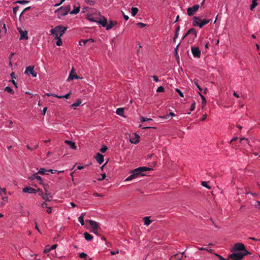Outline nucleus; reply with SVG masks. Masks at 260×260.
<instances>
[{
    "instance_id": "1",
    "label": "nucleus",
    "mask_w": 260,
    "mask_h": 260,
    "mask_svg": "<svg viewBox=\"0 0 260 260\" xmlns=\"http://www.w3.org/2000/svg\"><path fill=\"white\" fill-rule=\"evenodd\" d=\"M67 27H63L62 25H57L50 30L51 34L55 35V39H57L56 45L58 46L62 45V42L60 37L63 35L66 30Z\"/></svg>"
},
{
    "instance_id": "2",
    "label": "nucleus",
    "mask_w": 260,
    "mask_h": 260,
    "mask_svg": "<svg viewBox=\"0 0 260 260\" xmlns=\"http://www.w3.org/2000/svg\"><path fill=\"white\" fill-rule=\"evenodd\" d=\"M151 170H152V169L146 167H139L131 172L132 174L125 179V181H131L140 176H144V172Z\"/></svg>"
},
{
    "instance_id": "3",
    "label": "nucleus",
    "mask_w": 260,
    "mask_h": 260,
    "mask_svg": "<svg viewBox=\"0 0 260 260\" xmlns=\"http://www.w3.org/2000/svg\"><path fill=\"white\" fill-rule=\"evenodd\" d=\"M99 15V17H96L91 15L88 17V19L90 21L95 22L101 24L103 27L106 26L107 22V19L104 16L100 15V13Z\"/></svg>"
},
{
    "instance_id": "4",
    "label": "nucleus",
    "mask_w": 260,
    "mask_h": 260,
    "mask_svg": "<svg viewBox=\"0 0 260 260\" xmlns=\"http://www.w3.org/2000/svg\"><path fill=\"white\" fill-rule=\"evenodd\" d=\"M210 19H205L203 20L199 17L194 16L193 18L192 24L194 26H199L202 28L205 25L208 24Z\"/></svg>"
},
{
    "instance_id": "5",
    "label": "nucleus",
    "mask_w": 260,
    "mask_h": 260,
    "mask_svg": "<svg viewBox=\"0 0 260 260\" xmlns=\"http://www.w3.org/2000/svg\"><path fill=\"white\" fill-rule=\"evenodd\" d=\"M232 252H244V253L248 254L250 252H248L245 248L244 245L241 243H237L231 249Z\"/></svg>"
},
{
    "instance_id": "6",
    "label": "nucleus",
    "mask_w": 260,
    "mask_h": 260,
    "mask_svg": "<svg viewBox=\"0 0 260 260\" xmlns=\"http://www.w3.org/2000/svg\"><path fill=\"white\" fill-rule=\"evenodd\" d=\"M70 9L69 6L61 7L55 11V13H57L58 17L60 18L61 16L67 15L70 11Z\"/></svg>"
},
{
    "instance_id": "7",
    "label": "nucleus",
    "mask_w": 260,
    "mask_h": 260,
    "mask_svg": "<svg viewBox=\"0 0 260 260\" xmlns=\"http://www.w3.org/2000/svg\"><path fill=\"white\" fill-rule=\"evenodd\" d=\"M232 252V254L229 255V258L231 259L232 260H241L243 259L245 255H247V254L244 253V252Z\"/></svg>"
},
{
    "instance_id": "8",
    "label": "nucleus",
    "mask_w": 260,
    "mask_h": 260,
    "mask_svg": "<svg viewBox=\"0 0 260 260\" xmlns=\"http://www.w3.org/2000/svg\"><path fill=\"white\" fill-rule=\"evenodd\" d=\"M199 5H195L191 7H189L187 9V13L188 16H193L198 11Z\"/></svg>"
},
{
    "instance_id": "9",
    "label": "nucleus",
    "mask_w": 260,
    "mask_h": 260,
    "mask_svg": "<svg viewBox=\"0 0 260 260\" xmlns=\"http://www.w3.org/2000/svg\"><path fill=\"white\" fill-rule=\"evenodd\" d=\"M87 221L89 223L90 225L92 228V230L99 231L100 228L98 222L91 220H88Z\"/></svg>"
},
{
    "instance_id": "10",
    "label": "nucleus",
    "mask_w": 260,
    "mask_h": 260,
    "mask_svg": "<svg viewBox=\"0 0 260 260\" xmlns=\"http://www.w3.org/2000/svg\"><path fill=\"white\" fill-rule=\"evenodd\" d=\"M34 66H28L26 68L25 74H31L34 77H37V73L34 70Z\"/></svg>"
},
{
    "instance_id": "11",
    "label": "nucleus",
    "mask_w": 260,
    "mask_h": 260,
    "mask_svg": "<svg viewBox=\"0 0 260 260\" xmlns=\"http://www.w3.org/2000/svg\"><path fill=\"white\" fill-rule=\"evenodd\" d=\"M48 186V185H44L45 192L44 195H42V198L46 201H49L50 200L49 199V198H52V196L51 194V193L48 192V191L47 189V186Z\"/></svg>"
},
{
    "instance_id": "12",
    "label": "nucleus",
    "mask_w": 260,
    "mask_h": 260,
    "mask_svg": "<svg viewBox=\"0 0 260 260\" xmlns=\"http://www.w3.org/2000/svg\"><path fill=\"white\" fill-rule=\"evenodd\" d=\"M191 49L193 56L194 57H200L201 51L198 47H192Z\"/></svg>"
},
{
    "instance_id": "13",
    "label": "nucleus",
    "mask_w": 260,
    "mask_h": 260,
    "mask_svg": "<svg viewBox=\"0 0 260 260\" xmlns=\"http://www.w3.org/2000/svg\"><path fill=\"white\" fill-rule=\"evenodd\" d=\"M22 191L24 192L28 193H35L37 191L35 189L30 186L26 187L23 188Z\"/></svg>"
},
{
    "instance_id": "14",
    "label": "nucleus",
    "mask_w": 260,
    "mask_h": 260,
    "mask_svg": "<svg viewBox=\"0 0 260 260\" xmlns=\"http://www.w3.org/2000/svg\"><path fill=\"white\" fill-rule=\"evenodd\" d=\"M79 77L77 76V74L74 72V69H73L70 73L69 76L68 80L71 81L74 79H78Z\"/></svg>"
},
{
    "instance_id": "15",
    "label": "nucleus",
    "mask_w": 260,
    "mask_h": 260,
    "mask_svg": "<svg viewBox=\"0 0 260 260\" xmlns=\"http://www.w3.org/2000/svg\"><path fill=\"white\" fill-rule=\"evenodd\" d=\"M19 31L21 35L20 38L19 39L20 40L23 39L27 40L28 39L27 31H23L21 29H19Z\"/></svg>"
},
{
    "instance_id": "16",
    "label": "nucleus",
    "mask_w": 260,
    "mask_h": 260,
    "mask_svg": "<svg viewBox=\"0 0 260 260\" xmlns=\"http://www.w3.org/2000/svg\"><path fill=\"white\" fill-rule=\"evenodd\" d=\"M95 158L99 164H102L104 161V156L100 153L96 154Z\"/></svg>"
},
{
    "instance_id": "17",
    "label": "nucleus",
    "mask_w": 260,
    "mask_h": 260,
    "mask_svg": "<svg viewBox=\"0 0 260 260\" xmlns=\"http://www.w3.org/2000/svg\"><path fill=\"white\" fill-rule=\"evenodd\" d=\"M190 34L193 35L194 36L195 38L197 37V34L196 30L194 28H191L189 29L188 30V31L187 32V33L186 34V35H185V37H186V36H187L188 35H190Z\"/></svg>"
},
{
    "instance_id": "18",
    "label": "nucleus",
    "mask_w": 260,
    "mask_h": 260,
    "mask_svg": "<svg viewBox=\"0 0 260 260\" xmlns=\"http://www.w3.org/2000/svg\"><path fill=\"white\" fill-rule=\"evenodd\" d=\"M65 143L69 145L71 148L73 149H76L77 147L75 145V143L72 141H69V140H66L65 141Z\"/></svg>"
},
{
    "instance_id": "19",
    "label": "nucleus",
    "mask_w": 260,
    "mask_h": 260,
    "mask_svg": "<svg viewBox=\"0 0 260 260\" xmlns=\"http://www.w3.org/2000/svg\"><path fill=\"white\" fill-rule=\"evenodd\" d=\"M116 24V22L111 21L110 23L108 24H107L106 26H105L106 27V29L109 30L111 29Z\"/></svg>"
},
{
    "instance_id": "20",
    "label": "nucleus",
    "mask_w": 260,
    "mask_h": 260,
    "mask_svg": "<svg viewBox=\"0 0 260 260\" xmlns=\"http://www.w3.org/2000/svg\"><path fill=\"white\" fill-rule=\"evenodd\" d=\"M53 96L56 97V98H59V99L65 98L66 99H69L70 97L71 92L68 93V94H67L64 95L58 96V95H56L55 94H53Z\"/></svg>"
},
{
    "instance_id": "21",
    "label": "nucleus",
    "mask_w": 260,
    "mask_h": 260,
    "mask_svg": "<svg viewBox=\"0 0 260 260\" xmlns=\"http://www.w3.org/2000/svg\"><path fill=\"white\" fill-rule=\"evenodd\" d=\"M84 238L87 241H91L93 239V237L87 232L84 233Z\"/></svg>"
},
{
    "instance_id": "22",
    "label": "nucleus",
    "mask_w": 260,
    "mask_h": 260,
    "mask_svg": "<svg viewBox=\"0 0 260 260\" xmlns=\"http://www.w3.org/2000/svg\"><path fill=\"white\" fill-rule=\"evenodd\" d=\"M116 113L120 116H123L124 113V109L122 108H119L117 109Z\"/></svg>"
},
{
    "instance_id": "23",
    "label": "nucleus",
    "mask_w": 260,
    "mask_h": 260,
    "mask_svg": "<svg viewBox=\"0 0 260 260\" xmlns=\"http://www.w3.org/2000/svg\"><path fill=\"white\" fill-rule=\"evenodd\" d=\"M81 104V101L80 99H78L77 100V101L73 103L72 105H71V107H73V108H75L76 107H78V106H79Z\"/></svg>"
},
{
    "instance_id": "24",
    "label": "nucleus",
    "mask_w": 260,
    "mask_h": 260,
    "mask_svg": "<svg viewBox=\"0 0 260 260\" xmlns=\"http://www.w3.org/2000/svg\"><path fill=\"white\" fill-rule=\"evenodd\" d=\"M199 95L201 96V99H202V107L203 108L206 104V99L202 95V93H201L200 92L199 93Z\"/></svg>"
},
{
    "instance_id": "25",
    "label": "nucleus",
    "mask_w": 260,
    "mask_h": 260,
    "mask_svg": "<svg viewBox=\"0 0 260 260\" xmlns=\"http://www.w3.org/2000/svg\"><path fill=\"white\" fill-rule=\"evenodd\" d=\"M257 0H252V4L250 6V9L252 11L254 8L257 5Z\"/></svg>"
},
{
    "instance_id": "26",
    "label": "nucleus",
    "mask_w": 260,
    "mask_h": 260,
    "mask_svg": "<svg viewBox=\"0 0 260 260\" xmlns=\"http://www.w3.org/2000/svg\"><path fill=\"white\" fill-rule=\"evenodd\" d=\"M139 10L136 7H133L132 8V12H131V13H132V15L133 16H135L137 13H138Z\"/></svg>"
},
{
    "instance_id": "27",
    "label": "nucleus",
    "mask_w": 260,
    "mask_h": 260,
    "mask_svg": "<svg viewBox=\"0 0 260 260\" xmlns=\"http://www.w3.org/2000/svg\"><path fill=\"white\" fill-rule=\"evenodd\" d=\"M80 11L79 7H74V9L70 12L71 14H77Z\"/></svg>"
},
{
    "instance_id": "28",
    "label": "nucleus",
    "mask_w": 260,
    "mask_h": 260,
    "mask_svg": "<svg viewBox=\"0 0 260 260\" xmlns=\"http://www.w3.org/2000/svg\"><path fill=\"white\" fill-rule=\"evenodd\" d=\"M89 41L93 42V40L92 39H87V40H81L79 42V45H82V43H83V44H85Z\"/></svg>"
},
{
    "instance_id": "29",
    "label": "nucleus",
    "mask_w": 260,
    "mask_h": 260,
    "mask_svg": "<svg viewBox=\"0 0 260 260\" xmlns=\"http://www.w3.org/2000/svg\"><path fill=\"white\" fill-rule=\"evenodd\" d=\"M144 221L145 225H148L151 222V221L149 219V217H145L144 218Z\"/></svg>"
},
{
    "instance_id": "30",
    "label": "nucleus",
    "mask_w": 260,
    "mask_h": 260,
    "mask_svg": "<svg viewBox=\"0 0 260 260\" xmlns=\"http://www.w3.org/2000/svg\"><path fill=\"white\" fill-rule=\"evenodd\" d=\"M140 120H141V121L142 122H144L145 121H152V119H150V118H146V117H144L141 116L140 117Z\"/></svg>"
},
{
    "instance_id": "31",
    "label": "nucleus",
    "mask_w": 260,
    "mask_h": 260,
    "mask_svg": "<svg viewBox=\"0 0 260 260\" xmlns=\"http://www.w3.org/2000/svg\"><path fill=\"white\" fill-rule=\"evenodd\" d=\"M46 172H48L47 170H46L44 168H41L39 172H38V174H41V175H45L46 174Z\"/></svg>"
},
{
    "instance_id": "32",
    "label": "nucleus",
    "mask_w": 260,
    "mask_h": 260,
    "mask_svg": "<svg viewBox=\"0 0 260 260\" xmlns=\"http://www.w3.org/2000/svg\"><path fill=\"white\" fill-rule=\"evenodd\" d=\"M5 91H7L8 92H9L11 94H13L14 93L13 90L11 88V87L9 86L6 87L5 89Z\"/></svg>"
},
{
    "instance_id": "33",
    "label": "nucleus",
    "mask_w": 260,
    "mask_h": 260,
    "mask_svg": "<svg viewBox=\"0 0 260 260\" xmlns=\"http://www.w3.org/2000/svg\"><path fill=\"white\" fill-rule=\"evenodd\" d=\"M240 142L245 145L248 143V140L245 138H241Z\"/></svg>"
},
{
    "instance_id": "34",
    "label": "nucleus",
    "mask_w": 260,
    "mask_h": 260,
    "mask_svg": "<svg viewBox=\"0 0 260 260\" xmlns=\"http://www.w3.org/2000/svg\"><path fill=\"white\" fill-rule=\"evenodd\" d=\"M237 140H238V138H237V137H234V138L231 140V141H230V144H231V145L232 146V147L233 148H235L236 147V146H235V145L233 144V142H234V141H236Z\"/></svg>"
},
{
    "instance_id": "35",
    "label": "nucleus",
    "mask_w": 260,
    "mask_h": 260,
    "mask_svg": "<svg viewBox=\"0 0 260 260\" xmlns=\"http://www.w3.org/2000/svg\"><path fill=\"white\" fill-rule=\"evenodd\" d=\"M108 149V148L105 145H102L101 148L100 149V151L102 153H105L107 150Z\"/></svg>"
},
{
    "instance_id": "36",
    "label": "nucleus",
    "mask_w": 260,
    "mask_h": 260,
    "mask_svg": "<svg viewBox=\"0 0 260 260\" xmlns=\"http://www.w3.org/2000/svg\"><path fill=\"white\" fill-rule=\"evenodd\" d=\"M174 115H175V114L173 112H170L169 113V114L165 116L164 118L166 119H169L171 117L174 116Z\"/></svg>"
},
{
    "instance_id": "37",
    "label": "nucleus",
    "mask_w": 260,
    "mask_h": 260,
    "mask_svg": "<svg viewBox=\"0 0 260 260\" xmlns=\"http://www.w3.org/2000/svg\"><path fill=\"white\" fill-rule=\"evenodd\" d=\"M86 3L90 5V6H93L95 4V2L93 0H85Z\"/></svg>"
},
{
    "instance_id": "38",
    "label": "nucleus",
    "mask_w": 260,
    "mask_h": 260,
    "mask_svg": "<svg viewBox=\"0 0 260 260\" xmlns=\"http://www.w3.org/2000/svg\"><path fill=\"white\" fill-rule=\"evenodd\" d=\"M194 83L197 87L200 90V91H202L203 89L198 84V81L196 80H194Z\"/></svg>"
},
{
    "instance_id": "39",
    "label": "nucleus",
    "mask_w": 260,
    "mask_h": 260,
    "mask_svg": "<svg viewBox=\"0 0 260 260\" xmlns=\"http://www.w3.org/2000/svg\"><path fill=\"white\" fill-rule=\"evenodd\" d=\"M207 183H208V182H206V181H202V185L203 186H204V187H206V188H208V189H210V188H211V187H210V186H209V185H207Z\"/></svg>"
},
{
    "instance_id": "40",
    "label": "nucleus",
    "mask_w": 260,
    "mask_h": 260,
    "mask_svg": "<svg viewBox=\"0 0 260 260\" xmlns=\"http://www.w3.org/2000/svg\"><path fill=\"white\" fill-rule=\"evenodd\" d=\"M28 3H29V1H24V0L18 1L15 2V3H18V4H27Z\"/></svg>"
},
{
    "instance_id": "41",
    "label": "nucleus",
    "mask_w": 260,
    "mask_h": 260,
    "mask_svg": "<svg viewBox=\"0 0 260 260\" xmlns=\"http://www.w3.org/2000/svg\"><path fill=\"white\" fill-rule=\"evenodd\" d=\"M47 171H48V172H51L52 174H54V173H55L57 172L58 173H59L60 172H63V171H58L57 170H52V169L47 170Z\"/></svg>"
},
{
    "instance_id": "42",
    "label": "nucleus",
    "mask_w": 260,
    "mask_h": 260,
    "mask_svg": "<svg viewBox=\"0 0 260 260\" xmlns=\"http://www.w3.org/2000/svg\"><path fill=\"white\" fill-rule=\"evenodd\" d=\"M79 256L80 258H86L87 255L86 253H84V252H82V253H80L79 254Z\"/></svg>"
},
{
    "instance_id": "43",
    "label": "nucleus",
    "mask_w": 260,
    "mask_h": 260,
    "mask_svg": "<svg viewBox=\"0 0 260 260\" xmlns=\"http://www.w3.org/2000/svg\"><path fill=\"white\" fill-rule=\"evenodd\" d=\"M156 91L157 92H164V88L162 86H160L158 87V88L157 89Z\"/></svg>"
},
{
    "instance_id": "44",
    "label": "nucleus",
    "mask_w": 260,
    "mask_h": 260,
    "mask_svg": "<svg viewBox=\"0 0 260 260\" xmlns=\"http://www.w3.org/2000/svg\"><path fill=\"white\" fill-rule=\"evenodd\" d=\"M175 90H176V91L177 92H178V94H179V95H180L181 97H182V98H183V97H184L183 93L181 92V91L180 89H178V88H176V89H175Z\"/></svg>"
},
{
    "instance_id": "45",
    "label": "nucleus",
    "mask_w": 260,
    "mask_h": 260,
    "mask_svg": "<svg viewBox=\"0 0 260 260\" xmlns=\"http://www.w3.org/2000/svg\"><path fill=\"white\" fill-rule=\"evenodd\" d=\"M195 107H196V102L194 101H193V102L191 104L190 108V111H193L195 109Z\"/></svg>"
},
{
    "instance_id": "46",
    "label": "nucleus",
    "mask_w": 260,
    "mask_h": 260,
    "mask_svg": "<svg viewBox=\"0 0 260 260\" xmlns=\"http://www.w3.org/2000/svg\"><path fill=\"white\" fill-rule=\"evenodd\" d=\"M78 221L80 222L82 225H84V221L83 218H82V217H79Z\"/></svg>"
},
{
    "instance_id": "47",
    "label": "nucleus",
    "mask_w": 260,
    "mask_h": 260,
    "mask_svg": "<svg viewBox=\"0 0 260 260\" xmlns=\"http://www.w3.org/2000/svg\"><path fill=\"white\" fill-rule=\"evenodd\" d=\"M137 25L141 28H142L145 27L146 24L142 22H139L137 23Z\"/></svg>"
},
{
    "instance_id": "48",
    "label": "nucleus",
    "mask_w": 260,
    "mask_h": 260,
    "mask_svg": "<svg viewBox=\"0 0 260 260\" xmlns=\"http://www.w3.org/2000/svg\"><path fill=\"white\" fill-rule=\"evenodd\" d=\"M37 174H38V173L36 174H34L32 175L31 176H30L28 178L30 180H34V179H36Z\"/></svg>"
},
{
    "instance_id": "49",
    "label": "nucleus",
    "mask_w": 260,
    "mask_h": 260,
    "mask_svg": "<svg viewBox=\"0 0 260 260\" xmlns=\"http://www.w3.org/2000/svg\"><path fill=\"white\" fill-rule=\"evenodd\" d=\"M106 177V174L105 173L104 174H102L101 175V177L98 178V180H99V181L103 180L104 179H105Z\"/></svg>"
},
{
    "instance_id": "50",
    "label": "nucleus",
    "mask_w": 260,
    "mask_h": 260,
    "mask_svg": "<svg viewBox=\"0 0 260 260\" xmlns=\"http://www.w3.org/2000/svg\"><path fill=\"white\" fill-rule=\"evenodd\" d=\"M36 179H37V180L40 182V183L42 184V181H43L42 179L40 176H38V174L36 177Z\"/></svg>"
},
{
    "instance_id": "51",
    "label": "nucleus",
    "mask_w": 260,
    "mask_h": 260,
    "mask_svg": "<svg viewBox=\"0 0 260 260\" xmlns=\"http://www.w3.org/2000/svg\"><path fill=\"white\" fill-rule=\"evenodd\" d=\"M6 194H5V193L3 192V196H2V199L4 201H7L8 197L6 196Z\"/></svg>"
},
{
    "instance_id": "52",
    "label": "nucleus",
    "mask_w": 260,
    "mask_h": 260,
    "mask_svg": "<svg viewBox=\"0 0 260 260\" xmlns=\"http://www.w3.org/2000/svg\"><path fill=\"white\" fill-rule=\"evenodd\" d=\"M19 6H16L14 8H13V13L16 15V13H17V12L18 11V9H19Z\"/></svg>"
},
{
    "instance_id": "53",
    "label": "nucleus",
    "mask_w": 260,
    "mask_h": 260,
    "mask_svg": "<svg viewBox=\"0 0 260 260\" xmlns=\"http://www.w3.org/2000/svg\"><path fill=\"white\" fill-rule=\"evenodd\" d=\"M178 35H179V32L175 31V36H174V37L173 39V41L174 42H175L176 39L177 38Z\"/></svg>"
},
{
    "instance_id": "54",
    "label": "nucleus",
    "mask_w": 260,
    "mask_h": 260,
    "mask_svg": "<svg viewBox=\"0 0 260 260\" xmlns=\"http://www.w3.org/2000/svg\"><path fill=\"white\" fill-rule=\"evenodd\" d=\"M47 208V210H46V212L49 213V214H50L52 213V209L51 207H47L46 208Z\"/></svg>"
},
{
    "instance_id": "55",
    "label": "nucleus",
    "mask_w": 260,
    "mask_h": 260,
    "mask_svg": "<svg viewBox=\"0 0 260 260\" xmlns=\"http://www.w3.org/2000/svg\"><path fill=\"white\" fill-rule=\"evenodd\" d=\"M50 250H51V249H50V247H46V248L45 249V250L44 251V252L47 253Z\"/></svg>"
},
{
    "instance_id": "56",
    "label": "nucleus",
    "mask_w": 260,
    "mask_h": 260,
    "mask_svg": "<svg viewBox=\"0 0 260 260\" xmlns=\"http://www.w3.org/2000/svg\"><path fill=\"white\" fill-rule=\"evenodd\" d=\"M122 15H123V17L124 19L125 20H128V19H129L128 16L127 15H125V14L123 12H122Z\"/></svg>"
},
{
    "instance_id": "57",
    "label": "nucleus",
    "mask_w": 260,
    "mask_h": 260,
    "mask_svg": "<svg viewBox=\"0 0 260 260\" xmlns=\"http://www.w3.org/2000/svg\"><path fill=\"white\" fill-rule=\"evenodd\" d=\"M93 196H94V197H103V194H100V193H97V192H94V193H93Z\"/></svg>"
},
{
    "instance_id": "58",
    "label": "nucleus",
    "mask_w": 260,
    "mask_h": 260,
    "mask_svg": "<svg viewBox=\"0 0 260 260\" xmlns=\"http://www.w3.org/2000/svg\"><path fill=\"white\" fill-rule=\"evenodd\" d=\"M152 77L153 78V80L155 81V82H158L159 81L158 80V78L157 76H152Z\"/></svg>"
},
{
    "instance_id": "59",
    "label": "nucleus",
    "mask_w": 260,
    "mask_h": 260,
    "mask_svg": "<svg viewBox=\"0 0 260 260\" xmlns=\"http://www.w3.org/2000/svg\"><path fill=\"white\" fill-rule=\"evenodd\" d=\"M11 77H12V80H14V79L16 78L15 76V73L14 72H12L11 73Z\"/></svg>"
},
{
    "instance_id": "60",
    "label": "nucleus",
    "mask_w": 260,
    "mask_h": 260,
    "mask_svg": "<svg viewBox=\"0 0 260 260\" xmlns=\"http://www.w3.org/2000/svg\"><path fill=\"white\" fill-rule=\"evenodd\" d=\"M30 8H30V7H27V8H25V9H24V10L22 11V12L21 13V15H22V14H23V13L25 11H27V10H29Z\"/></svg>"
},
{
    "instance_id": "61",
    "label": "nucleus",
    "mask_w": 260,
    "mask_h": 260,
    "mask_svg": "<svg viewBox=\"0 0 260 260\" xmlns=\"http://www.w3.org/2000/svg\"><path fill=\"white\" fill-rule=\"evenodd\" d=\"M42 206L43 207H45V208H47L48 206H47V204L45 202L43 203V204H42Z\"/></svg>"
},
{
    "instance_id": "62",
    "label": "nucleus",
    "mask_w": 260,
    "mask_h": 260,
    "mask_svg": "<svg viewBox=\"0 0 260 260\" xmlns=\"http://www.w3.org/2000/svg\"><path fill=\"white\" fill-rule=\"evenodd\" d=\"M206 118H207V115L206 114L204 115L203 117L201 119V121H204L206 119Z\"/></svg>"
},
{
    "instance_id": "63",
    "label": "nucleus",
    "mask_w": 260,
    "mask_h": 260,
    "mask_svg": "<svg viewBox=\"0 0 260 260\" xmlns=\"http://www.w3.org/2000/svg\"><path fill=\"white\" fill-rule=\"evenodd\" d=\"M47 110V107H45V108H44V109H43V115H45V113H46V112Z\"/></svg>"
},
{
    "instance_id": "64",
    "label": "nucleus",
    "mask_w": 260,
    "mask_h": 260,
    "mask_svg": "<svg viewBox=\"0 0 260 260\" xmlns=\"http://www.w3.org/2000/svg\"><path fill=\"white\" fill-rule=\"evenodd\" d=\"M217 256L219 257V260H227L226 259L224 258L220 255H217Z\"/></svg>"
}]
</instances>
